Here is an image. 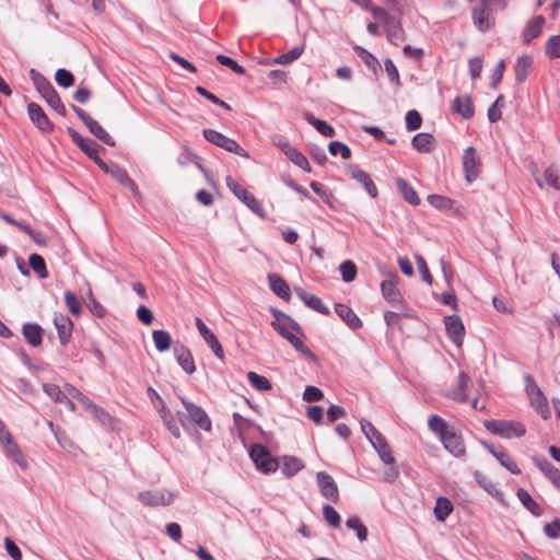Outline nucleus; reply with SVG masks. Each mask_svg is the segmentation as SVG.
I'll return each instance as SVG.
<instances>
[{
    "instance_id": "f257e3e1",
    "label": "nucleus",
    "mask_w": 560,
    "mask_h": 560,
    "mask_svg": "<svg viewBox=\"0 0 560 560\" xmlns=\"http://www.w3.org/2000/svg\"><path fill=\"white\" fill-rule=\"evenodd\" d=\"M31 79L37 92L44 97L47 104L58 114L65 116L66 107L51 83L38 71L31 69Z\"/></svg>"
},
{
    "instance_id": "f03ea898",
    "label": "nucleus",
    "mask_w": 560,
    "mask_h": 560,
    "mask_svg": "<svg viewBox=\"0 0 560 560\" xmlns=\"http://www.w3.org/2000/svg\"><path fill=\"white\" fill-rule=\"evenodd\" d=\"M397 282L398 276L387 272V304L392 306V310H387V324L395 317L410 316L400 292L396 289Z\"/></svg>"
},
{
    "instance_id": "7ed1b4c3",
    "label": "nucleus",
    "mask_w": 560,
    "mask_h": 560,
    "mask_svg": "<svg viewBox=\"0 0 560 560\" xmlns=\"http://www.w3.org/2000/svg\"><path fill=\"white\" fill-rule=\"evenodd\" d=\"M404 8V0H387V38L395 44L404 39V32L400 27Z\"/></svg>"
},
{
    "instance_id": "20e7f679",
    "label": "nucleus",
    "mask_w": 560,
    "mask_h": 560,
    "mask_svg": "<svg viewBox=\"0 0 560 560\" xmlns=\"http://www.w3.org/2000/svg\"><path fill=\"white\" fill-rule=\"evenodd\" d=\"M272 315L273 320L271 322V326L290 345L299 337H303L300 325L290 316L278 310H273Z\"/></svg>"
},
{
    "instance_id": "39448f33",
    "label": "nucleus",
    "mask_w": 560,
    "mask_h": 560,
    "mask_svg": "<svg viewBox=\"0 0 560 560\" xmlns=\"http://www.w3.org/2000/svg\"><path fill=\"white\" fill-rule=\"evenodd\" d=\"M525 389L529 398L532 407L545 420L549 419L551 411L548 405L547 397L539 388L534 378L529 375L525 377Z\"/></svg>"
},
{
    "instance_id": "423d86ee",
    "label": "nucleus",
    "mask_w": 560,
    "mask_h": 560,
    "mask_svg": "<svg viewBox=\"0 0 560 560\" xmlns=\"http://www.w3.org/2000/svg\"><path fill=\"white\" fill-rule=\"evenodd\" d=\"M485 427L492 434L504 439L520 438L526 433L525 425L517 421L489 420L485 422Z\"/></svg>"
},
{
    "instance_id": "0eeeda50",
    "label": "nucleus",
    "mask_w": 560,
    "mask_h": 560,
    "mask_svg": "<svg viewBox=\"0 0 560 560\" xmlns=\"http://www.w3.org/2000/svg\"><path fill=\"white\" fill-rule=\"evenodd\" d=\"M202 133L205 139L213 145L224 149L225 151L234 153L238 156L245 159L249 158V153L243 149L234 139H231L214 129H203Z\"/></svg>"
},
{
    "instance_id": "6e6552de",
    "label": "nucleus",
    "mask_w": 560,
    "mask_h": 560,
    "mask_svg": "<svg viewBox=\"0 0 560 560\" xmlns=\"http://www.w3.org/2000/svg\"><path fill=\"white\" fill-rule=\"evenodd\" d=\"M471 19L476 28L480 32H487L494 25V18L486 0H470Z\"/></svg>"
},
{
    "instance_id": "1a4fd4ad",
    "label": "nucleus",
    "mask_w": 560,
    "mask_h": 560,
    "mask_svg": "<svg viewBox=\"0 0 560 560\" xmlns=\"http://www.w3.org/2000/svg\"><path fill=\"white\" fill-rule=\"evenodd\" d=\"M226 186L234 194V196L240 199L244 205H246L254 213L259 215L260 218H265V210L260 202L246 190L241 184H238L233 177L226 176Z\"/></svg>"
},
{
    "instance_id": "9d476101",
    "label": "nucleus",
    "mask_w": 560,
    "mask_h": 560,
    "mask_svg": "<svg viewBox=\"0 0 560 560\" xmlns=\"http://www.w3.org/2000/svg\"><path fill=\"white\" fill-rule=\"evenodd\" d=\"M249 456L256 467L262 472H273L279 467V460L273 458L269 451L260 444H254L250 447Z\"/></svg>"
},
{
    "instance_id": "9b49d317",
    "label": "nucleus",
    "mask_w": 560,
    "mask_h": 560,
    "mask_svg": "<svg viewBox=\"0 0 560 560\" xmlns=\"http://www.w3.org/2000/svg\"><path fill=\"white\" fill-rule=\"evenodd\" d=\"M316 481L319 488L320 494L334 502L337 503L339 500V491L338 486L334 478L327 474L326 471H319L316 474Z\"/></svg>"
},
{
    "instance_id": "f8f14e48",
    "label": "nucleus",
    "mask_w": 560,
    "mask_h": 560,
    "mask_svg": "<svg viewBox=\"0 0 560 560\" xmlns=\"http://www.w3.org/2000/svg\"><path fill=\"white\" fill-rule=\"evenodd\" d=\"M139 501L148 506H165L173 502V494L165 490H148L138 494Z\"/></svg>"
},
{
    "instance_id": "ddd939ff",
    "label": "nucleus",
    "mask_w": 560,
    "mask_h": 560,
    "mask_svg": "<svg viewBox=\"0 0 560 560\" xmlns=\"http://www.w3.org/2000/svg\"><path fill=\"white\" fill-rule=\"evenodd\" d=\"M444 325L448 338L454 345L460 347L465 336V327L462 319L457 315H448L444 317Z\"/></svg>"
},
{
    "instance_id": "4468645a",
    "label": "nucleus",
    "mask_w": 560,
    "mask_h": 560,
    "mask_svg": "<svg viewBox=\"0 0 560 560\" xmlns=\"http://www.w3.org/2000/svg\"><path fill=\"white\" fill-rule=\"evenodd\" d=\"M361 429L380 458L385 462V440L371 422L361 421Z\"/></svg>"
},
{
    "instance_id": "2eb2a0df",
    "label": "nucleus",
    "mask_w": 560,
    "mask_h": 560,
    "mask_svg": "<svg viewBox=\"0 0 560 560\" xmlns=\"http://www.w3.org/2000/svg\"><path fill=\"white\" fill-rule=\"evenodd\" d=\"M480 160L476 150L469 147L465 150L463 155V167L467 182L475 180L479 175Z\"/></svg>"
},
{
    "instance_id": "dca6fc26",
    "label": "nucleus",
    "mask_w": 560,
    "mask_h": 560,
    "mask_svg": "<svg viewBox=\"0 0 560 560\" xmlns=\"http://www.w3.org/2000/svg\"><path fill=\"white\" fill-rule=\"evenodd\" d=\"M195 323L200 336L212 350L214 355L219 359H223L224 351L215 335L206 326L201 318L197 317Z\"/></svg>"
},
{
    "instance_id": "f3484780",
    "label": "nucleus",
    "mask_w": 560,
    "mask_h": 560,
    "mask_svg": "<svg viewBox=\"0 0 560 560\" xmlns=\"http://www.w3.org/2000/svg\"><path fill=\"white\" fill-rule=\"evenodd\" d=\"M182 402L194 423L205 431L211 430V420L199 406L185 398L182 399Z\"/></svg>"
},
{
    "instance_id": "a211bd4d",
    "label": "nucleus",
    "mask_w": 560,
    "mask_h": 560,
    "mask_svg": "<svg viewBox=\"0 0 560 560\" xmlns=\"http://www.w3.org/2000/svg\"><path fill=\"white\" fill-rule=\"evenodd\" d=\"M67 132L72 141L90 158L94 159L98 154L100 145L92 139L82 137L77 130L68 127Z\"/></svg>"
},
{
    "instance_id": "6ab92c4d",
    "label": "nucleus",
    "mask_w": 560,
    "mask_h": 560,
    "mask_svg": "<svg viewBox=\"0 0 560 560\" xmlns=\"http://www.w3.org/2000/svg\"><path fill=\"white\" fill-rule=\"evenodd\" d=\"M54 325L57 329L60 343L62 346L68 345L73 330V324L71 319L67 315L58 313L54 316Z\"/></svg>"
},
{
    "instance_id": "aec40b11",
    "label": "nucleus",
    "mask_w": 560,
    "mask_h": 560,
    "mask_svg": "<svg viewBox=\"0 0 560 560\" xmlns=\"http://www.w3.org/2000/svg\"><path fill=\"white\" fill-rule=\"evenodd\" d=\"M27 113L30 119L36 127L42 131H50L52 130L54 125L44 113L43 108L36 103H30L27 105Z\"/></svg>"
},
{
    "instance_id": "412c9836",
    "label": "nucleus",
    "mask_w": 560,
    "mask_h": 560,
    "mask_svg": "<svg viewBox=\"0 0 560 560\" xmlns=\"http://www.w3.org/2000/svg\"><path fill=\"white\" fill-rule=\"evenodd\" d=\"M444 447L454 456L462 457L465 455L466 448L460 435L450 430L442 439Z\"/></svg>"
},
{
    "instance_id": "4be33fe9",
    "label": "nucleus",
    "mask_w": 560,
    "mask_h": 560,
    "mask_svg": "<svg viewBox=\"0 0 560 560\" xmlns=\"http://www.w3.org/2000/svg\"><path fill=\"white\" fill-rule=\"evenodd\" d=\"M536 184L540 187H549L560 190V171L551 165L548 166L541 176H535Z\"/></svg>"
},
{
    "instance_id": "5701e85b",
    "label": "nucleus",
    "mask_w": 560,
    "mask_h": 560,
    "mask_svg": "<svg viewBox=\"0 0 560 560\" xmlns=\"http://www.w3.org/2000/svg\"><path fill=\"white\" fill-rule=\"evenodd\" d=\"M488 451L499 460V463L505 467L510 472L514 475H520L522 471L517 464L513 460V458L502 448H495L490 444L483 442L482 443Z\"/></svg>"
},
{
    "instance_id": "b1692460",
    "label": "nucleus",
    "mask_w": 560,
    "mask_h": 560,
    "mask_svg": "<svg viewBox=\"0 0 560 560\" xmlns=\"http://www.w3.org/2000/svg\"><path fill=\"white\" fill-rule=\"evenodd\" d=\"M296 294L304 302V304L311 310L323 314L328 315L329 308L323 303V301L315 294L305 292L303 289L296 288Z\"/></svg>"
},
{
    "instance_id": "393cba45",
    "label": "nucleus",
    "mask_w": 560,
    "mask_h": 560,
    "mask_svg": "<svg viewBox=\"0 0 560 560\" xmlns=\"http://www.w3.org/2000/svg\"><path fill=\"white\" fill-rule=\"evenodd\" d=\"M545 18L542 15H538L533 20L528 21L523 30L522 38L525 44L530 43L533 39L538 37L542 31L545 25Z\"/></svg>"
},
{
    "instance_id": "a878e982",
    "label": "nucleus",
    "mask_w": 560,
    "mask_h": 560,
    "mask_svg": "<svg viewBox=\"0 0 560 560\" xmlns=\"http://www.w3.org/2000/svg\"><path fill=\"white\" fill-rule=\"evenodd\" d=\"M469 381V376L466 373L460 372L458 374L456 384L452 386L447 393L448 397L459 401L466 400V398L468 397Z\"/></svg>"
},
{
    "instance_id": "bb28decb",
    "label": "nucleus",
    "mask_w": 560,
    "mask_h": 560,
    "mask_svg": "<svg viewBox=\"0 0 560 560\" xmlns=\"http://www.w3.org/2000/svg\"><path fill=\"white\" fill-rule=\"evenodd\" d=\"M427 200L432 207L440 210H450L453 211L454 213H462L463 210V207L457 206L453 199L442 195H429Z\"/></svg>"
},
{
    "instance_id": "cd10ccee",
    "label": "nucleus",
    "mask_w": 560,
    "mask_h": 560,
    "mask_svg": "<svg viewBox=\"0 0 560 560\" xmlns=\"http://www.w3.org/2000/svg\"><path fill=\"white\" fill-rule=\"evenodd\" d=\"M337 315L353 330L362 326L361 319L357 316L351 307L348 305L337 303L335 305Z\"/></svg>"
},
{
    "instance_id": "c85d7f7f",
    "label": "nucleus",
    "mask_w": 560,
    "mask_h": 560,
    "mask_svg": "<svg viewBox=\"0 0 560 560\" xmlns=\"http://www.w3.org/2000/svg\"><path fill=\"white\" fill-rule=\"evenodd\" d=\"M452 108L464 119H470L475 114L471 97L467 94L457 96L453 102Z\"/></svg>"
},
{
    "instance_id": "c756f323",
    "label": "nucleus",
    "mask_w": 560,
    "mask_h": 560,
    "mask_svg": "<svg viewBox=\"0 0 560 560\" xmlns=\"http://www.w3.org/2000/svg\"><path fill=\"white\" fill-rule=\"evenodd\" d=\"M282 151L293 164H295L303 171L311 173L312 168L310 166L307 159L296 148L290 145L289 143H283Z\"/></svg>"
},
{
    "instance_id": "7c9ffc66",
    "label": "nucleus",
    "mask_w": 560,
    "mask_h": 560,
    "mask_svg": "<svg viewBox=\"0 0 560 560\" xmlns=\"http://www.w3.org/2000/svg\"><path fill=\"white\" fill-rule=\"evenodd\" d=\"M174 354L177 363L188 374H192L196 371L195 362L191 352L180 346L174 348Z\"/></svg>"
},
{
    "instance_id": "2f4dec72",
    "label": "nucleus",
    "mask_w": 560,
    "mask_h": 560,
    "mask_svg": "<svg viewBox=\"0 0 560 560\" xmlns=\"http://www.w3.org/2000/svg\"><path fill=\"white\" fill-rule=\"evenodd\" d=\"M107 174H109L122 186L131 190L132 194L136 195L138 192V187L136 183L128 176L127 172L119 167L117 164H112V166H109V170H107Z\"/></svg>"
},
{
    "instance_id": "473e14b6",
    "label": "nucleus",
    "mask_w": 560,
    "mask_h": 560,
    "mask_svg": "<svg viewBox=\"0 0 560 560\" xmlns=\"http://www.w3.org/2000/svg\"><path fill=\"white\" fill-rule=\"evenodd\" d=\"M412 147L420 153H430L435 148V139L431 133L420 132L412 138Z\"/></svg>"
},
{
    "instance_id": "72a5a7b5",
    "label": "nucleus",
    "mask_w": 560,
    "mask_h": 560,
    "mask_svg": "<svg viewBox=\"0 0 560 560\" xmlns=\"http://www.w3.org/2000/svg\"><path fill=\"white\" fill-rule=\"evenodd\" d=\"M22 334L32 347H38L43 342V329L37 324L26 323L22 327Z\"/></svg>"
},
{
    "instance_id": "f704fd0d",
    "label": "nucleus",
    "mask_w": 560,
    "mask_h": 560,
    "mask_svg": "<svg viewBox=\"0 0 560 560\" xmlns=\"http://www.w3.org/2000/svg\"><path fill=\"white\" fill-rule=\"evenodd\" d=\"M533 66V58L528 55L520 56L514 66L515 80L522 83L526 80Z\"/></svg>"
},
{
    "instance_id": "c9c22d12",
    "label": "nucleus",
    "mask_w": 560,
    "mask_h": 560,
    "mask_svg": "<svg viewBox=\"0 0 560 560\" xmlns=\"http://www.w3.org/2000/svg\"><path fill=\"white\" fill-rule=\"evenodd\" d=\"M268 281L272 292L283 300L290 299V288L288 283L277 273H269Z\"/></svg>"
},
{
    "instance_id": "e433bc0d",
    "label": "nucleus",
    "mask_w": 560,
    "mask_h": 560,
    "mask_svg": "<svg viewBox=\"0 0 560 560\" xmlns=\"http://www.w3.org/2000/svg\"><path fill=\"white\" fill-rule=\"evenodd\" d=\"M536 466L557 486L560 487V470L546 458H534Z\"/></svg>"
},
{
    "instance_id": "4c0bfd02",
    "label": "nucleus",
    "mask_w": 560,
    "mask_h": 560,
    "mask_svg": "<svg viewBox=\"0 0 560 560\" xmlns=\"http://www.w3.org/2000/svg\"><path fill=\"white\" fill-rule=\"evenodd\" d=\"M281 463V470L287 477H292L299 472L303 467V462L294 456H282L279 464Z\"/></svg>"
},
{
    "instance_id": "58836bf2",
    "label": "nucleus",
    "mask_w": 560,
    "mask_h": 560,
    "mask_svg": "<svg viewBox=\"0 0 560 560\" xmlns=\"http://www.w3.org/2000/svg\"><path fill=\"white\" fill-rule=\"evenodd\" d=\"M396 187L401 194L402 198L412 206H418L420 203V198L413 187H411L405 179L397 178Z\"/></svg>"
},
{
    "instance_id": "ea45409f",
    "label": "nucleus",
    "mask_w": 560,
    "mask_h": 560,
    "mask_svg": "<svg viewBox=\"0 0 560 560\" xmlns=\"http://www.w3.org/2000/svg\"><path fill=\"white\" fill-rule=\"evenodd\" d=\"M89 131L95 136L98 140L104 142L109 147L115 145L114 139L109 136V133L93 118H91L88 124L84 125Z\"/></svg>"
},
{
    "instance_id": "a19ab883",
    "label": "nucleus",
    "mask_w": 560,
    "mask_h": 560,
    "mask_svg": "<svg viewBox=\"0 0 560 560\" xmlns=\"http://www.w3.org/2000/svg\"><path fill=\"white\" fill-rule=\"evenodd\" d=\"M303 118L312 125L319 133H322L325 137H334L335 136V129L332 126L327 124L325 120H320L314 115H312L308 112L303 113Z\"/></svg>"
},
{
    "instance_id": "79ce46f5",
    "label": "nucleus",
    "mask_w": 560,
    "mask_h": 560,
    "mask_svg": "<svg viewBox=\"0 0 560 560\" xmlns=\"http://www.w3.org/2000/svg\"><path fill=\"white\" fill-rule=\"evenodd\" d=\"M517 498L522 502V504L534 515L539 516L542 514V509L539 504L532 498L529 492L523 488L517 490Z\"/></svg>"
},
{
    "instance_id": "37998d69",
    "label": "nucleus",
    "mask_w": 560,
    "mask_h": 560,
    "mask_svg": "<svg viewBox=\"0 0 560 560\" xmlns=\"http://www.w3.org/2000/svg\"><path fill=\"white\" fill-rule=\"evenodd\" d=\"M453 512V504L452 502L444 497H440L436 500L435 506H434V515L436 520L443 522L445 521L448 515Z\"/></svg>"
},
{
    "instance_id": "c03bdc74",
    "label": "nucleus",
    "mask_w": 560,
    "mask_h": 560,
    "mask_svg": "<svg viewBox=\"0 0 560 560\" xmlns=\"http://www.w3.org/2000/svg\"><path fill=\"white\" fill-rule=\"evenodd\" d=\"M8 454L13 458V460L23 469L26 468L27 463L24 458L22 451L19 445L14 442L13 438L10 439V442H5L3 444Z\"/></svg>"
},
{
    "instance_id": "a18cd8bd",
    "label": "nucleus",
    "mask_w": 560,
    "mask_h": 560,
    "mask_svg": "<svg viewBox=\"0 0 560 560\" xmlns=\"http://www.w3.org/2000/svg\"><path fill=\"white\" fill-rule=\"evenodd\" d=\"M352 176L354 179H357L359 183H361L364 186V188L366 189L368 194L371 197H373V198L376 197V195H377L376 186L368 173H365L362 170H355V171H353Z\"/></svg>"
},
{
    "instance_id": "49530a36",
    "label": "nucleus",
    "mask_w": 560,
    "mask_h": 560,
    "mask_svg": "<svg viewBox=\"0 0 560 560\" xmlns=\"http://www.w3.org/2000/svg\"><path fill=\"white\" fill-rule=\"evenodd\" d=\"M159 413H160V416H161V418L163 420L164 425L167 428V430L172 433V435L174 438L178 439L180 436V431H179L178 427L176 425L175 420H174L172 413L165 407L164 404L159 409Z\"/></svg>"
},
{
    "instance_id": "de8ad7c7",
    "label": "nucleus",
    "mask_w": 560,
    "mask_h": 560,
    "mask_svg": "<svg viewBox=\"0 0 560 560\" xmlns=\"http://www.w3.org/2000/svg\"><path fill=\"white\" fill-rule=\"evenodd\" d=\"M152 339L158 351L163 352L171 347V335L165 330H154Z\"/></svg>"
},
{
    "instance_id": "09e8293b",
    "label": "nucleus",
    "mask_w": 560,
    "mask_h": 560,
    "mask_svg": "<svg viewBox=\"0 0 560 560\" xmlns=\"http://www.w3.org/2000/svg\"><path fill=\"white\" fill-rule=\"evenodd\" d=\"M354 50L358 57L371 69L374 73L377 72V69H381V65L378 60L366 49L360 46H355Z\"/></svg>"
},
{
    "instance_id": "8fccbe9b",
    "label": "nucleus",
    "mask_w": 560,
    "mask_h": 560,
    "mask_svg": "<svg viewBox=\"0 0 560 560\" xmlns=\"http://www.w3.org/2000/svg\"><path fill=\"white\" fill-rule=\"evenodd\" d=\"M475 479L489 494H491L493 498L500 501H503L502 492L495 487V485L490 479H488L480 472L475 474Z\"/></svg>"
},
{
    "instance_id": "3c124183",
    "label": "nucleus",
    "mask_w": 560,
    "mask_h": 560,
    "mask_svg": "<svg viewBox=\"0 0 560 560\" xmlns=\"http://www.w3.org/2000/svg\"><path fill=\"white\" fill-rule=\"evenodd\" d=\"M28 262L32 269L40 279L48 278V271L44 258L38 254H32L28 257Z\"/></svg>"
},
{
    "instance_id": "603ef678",
    "label": "nucleus",
    "mask_w": 560,
    "mask_h": 560,
    "mask_svg": "<svg viewBox=\"0 0 560 560\" xmlns=\"http://www.w3.org/2000/svg\"><path fill=\"white\" fill-rule=\"evenodd\" d=\"M346 526L357 533V537L360 541H364L368 538V528L360 521L359 517L352 516L346 521Z\"/></svg>"
},
{
    "instance_id": "864d4df0",
    "label": "nucleus",
    "mask_w": 560,
    "mask_h": 560,
    "mask_svg": "<svg viewBox=\"0 0 560 560\" xmlns=\"http://www.w3.org/2000/svg\"><path fill=\"white\" fill-rule=\"evenodd\" d=\"M247 378L250 385L256 388L257 390H269L271 389V383L270 381L262 376L257 374L256 372H248Z\"/></svg>"
},
{
    "instance_id": "5fc2aeb1",
    "label": "nucleus",
    "mask_w": 560,
    "mask_h": 560,
    "mask_svg": "<svg viewBox=\"0 0 560 560\" xmlns=\"http://www.w3.org/2000/svg\"><path fill=\"white\" fill-rule=\"evenodd\" d=\"M428 424L430 430L439 435L440 440L450 431L447 423L440 416H432Z\"/></svg>"
},
{
    "instance_id": "6e6d98bb",
    "label": "nucleus",
    "mask_w": 560,
    "mask_h": 560,
    "mask_svg": "<svg viewBox=\"0 0 560 560\" xmlns=\"http://www.w3.org/2000/svg\"><path fill=\"white\" fill-rule=\"evenodd\" d=\"M63 299L68 311L72 315L79 316L82 312V306L77 295L72 291H66L63 294Z\"/></svg>"
},
{
    "instance_id": "4d7b16f0",
    "label": "nucleus",
    "mask_w": 560,
    "mask_h": 560,
    "mask_svg": "<svg viewBox=\"0 0 560 560\" xmlns=\"http://www.w3.org/2000/svg\"><path fill=\"white\" fill-rule=\"evenodd\" d=\"M341 278L345 282H351L357 277V266L352 260H345L339 266Z\"/></svg>"
},
{
    "instance_id": "13d9d810",
    "label": "nucleus",
    "mask_w": 560,
    "mask_h": 560,
    "mask_svg": "<svg viewBox=\"0 0 560 560\" xmlns=\"http://www.w3.org/2000/svg\"><path fill=\"white\" fill-rule=\"evenodd\" d=\"M545 52L551 59L560 58V35H552L547 39Z\"/></svg>"
},
{
    "instance_id": "bf43d9fd",
    "label": "nucleus",
    "mask_w": 560,
    "mask_h": 560,
    "mask_svg": "<svg viewBox=\"0 0 560 560\" xmlns=\"http://www.w3.org/2000/svg\"><path fill=\"white\" fill-rule=\"evenodd\" d=\"M43 390L49 398H51L56 402H63L65 395L67 394L63 393L58 385L51 383H44Z\"/></svg>"
},
{
    "instance_id": "052dcab7",
    "label": "nucleus",
    "mask_w": 560,
    "mask_h": 560,
    "mask_svg": "<svg viewBox=\"0 0 560 560\" xmlns=\"http://www.w3.org/2000/svg\"><path fill=\"white\" fill-rule=\"evenodd\" d=\"M302 52H303V47L295 46L288 52L282 54L279 57H277L275 59V61L280 65H289V63L293 62L294 60H296L302 55Z\"/></svg>"
},
{
    "instance_id": "680f3d73",
    "label": "nucleus",
    "mask_w": 560,
    "mask_h": 560,
    "mask_svg": "<svg viewBox=\"0 0 560 560\" xmlns=\"http://www.w3.org/2000/svg\"><path fill=\"white\" fill-rule=\"evenodd\" d=\"M65 390L66 393L68 394V396L79 400L84 407L89 408L91 407V405L93 404V401L88 397L85 396L84 394H82L75 386H73L72 384H66L65 385Z\"/></svg>"
},
{
    "instance_id": "e2e57ef3",
    "label": "nucleus",
    "mask_w": 560,
    "mask_h": 560,
    "mask_svg": "<svg viewBox=\"0 0 560 560\" xmlns=\"http://www.w3.org/2000/svg\"><path fill=\"white\" fill-rule=\"evenodd\" d=\"M329 152L331 155H340L343 160H348L351 156L349 147L340 141H331L329 143Z\"/></svg>"
},
{
    "instance_id": "0e129e2a",
    "label": "nucleus",
    "mask_w": 560,
    "mask_h": 560,
    "mask_svg": "<svg viewBox=\"0 0 560 560\" xmlns=\"http://www.w3.org/2000/svg\"><path fill=\"white\" fill-rule=\"evenodd\" d=\"M89 294L90 299L85 300L86 307L94 316L103 318L106 313L104 306L94 299L91 289H89Z\"/></svg>"
},
{
    "instance_id": "69168bd1",
    "label": "nucleus",
    "mask_w": 560,
    "mask_h": 560,
    "mask_svg": "<svg viewBox=\"0 0 560 560\" xmlns=\"http://www.w3.org/2000/svg\"><path fill=\"white\" fill-rule=\"evenodd\" d=\"M323 514L325 521L332 527H339L341 520L338 512L329 504L323 506Z\"/></svg>"
},
{
    "instance_id": "338daca9",
    "label": "nucleus",
    "mask_w": 560,
    "mask_h": 560,
    "mask_svg": "<svg viewBox=\"0 0 560 560\" xmlns=\"http://www.w3.org/2000/svg\"><path fill=\"white\" fill-rule=\"evenodd\" d=\"M56 82L62 88H69L74 82L73 74L66 69H58L55 74Z\"/></svg>"
},
{
    "instance_id": "774afa93",
    "label": "nucleus",
    "mask_w": 560,
    "mask_h": 560,
    "mask_svg": "<svg viewBox=\"0 0 560 560\" xmlns=\"http://www.w3.org/2000/svg\"><path fill=\"white\" fill-rule=\"evenodd\" d=\"M421 115L416 109H411L406 114V128L408 130H417L421 127Z\"/></svg>"
}]
</instances>
